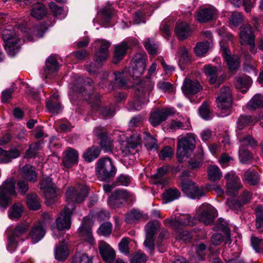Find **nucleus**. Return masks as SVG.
I'll use <instances>...</instances> for the list:
<instances>
[{"label":"nucleus","instance_id":"f257e3e1","mask_svg":"<svg viewBox=\"0 0 263 263\" xmlns=\"http://www.w3.org/2000/svg\"><path fill=\"white\" fill-rule=\"evenodd\" d=\"M92 83V81L89 78L83 81L81 78L79 77L69 91V96L73 99L77 97L80 99L88 100L92 108L99 111L104 117L112 116L114 114V108L112 105L106 107H101L100 95L97 93H87L86 92L85 90L88 87L90 88Z\"/></svg>","mask_w":263,"mask_h":263},{"label":"nucleus","instance_id":"f03ea898","mask_svg":"<svg viewBox=\"0 0 263 263\" xmlns=\"http://www.w3.org/2000/svg\"><path fill=\"white\" fill-rule=\"evenodd\" d=\"M216 215V210L212 206L208 203H203L196 211L195 216L197 217V219L195 217H192L189 214H186L177 219H166L164 220V223L175 230L183 226H193L196 224L198 220L209 225L213 223Z\"/></svg>","mask_w":263,"mask_h":263},{"label":"nucleus","instance_id":"7ed1b4c3","mask_svg":"<svg viewBox=\"0 0 263 263\" xmlns=\"http://www.w3.org/2000/svg\"><path fill=\"white\" fill-rule=\"evenodd\" d=\"M195 137L192 133L178 139L177 156L179 162H182L190 156L195 147Z\"/></svg>","mask_w":263,"mask_h":263},{"label":"nucleus","instance_id":"20e7f679","mask_svg":"<svg viewBox=\"0 0 263 263\" xmlns=\"http://www.w3.org/2000/svg\"><path fill=\"white\" fill-rule=\"evenodd\" d=\"M190 172L188 171H183L180 176L181 181L182 191L190 198L192 199L199 198L205 195V193L203 189H199L195 184L189 178Z\"/></svg>","mask_w":263,"mask_h":263},{"label":"nucleus","instance_id":"39448f33","mask_svg":"<svg viewBox=\"0 0 263 263\" xmlns=\"http://www.w3.org/2000/svg\"><path fill=\"white\" fill-rule=\"evenodd\" d=\"M96 174L100 180L106 181L114 177L117 170L113 162L109 158L100 159L97 163Z\"/></svg>","mask_w":263,"mask_h":263},{"label":"nucleus","instance_id":"423d86ee","mask_svg":"<svg viewBox=\"0 0 263 263\" xmlns=\"http://www.w3.org/2000/svg\"><path fill=\"white\" fill-rule=\"evenodd\" d=\"M97 43L99 46V50L96 53L95 60L97 65L95 63H91L86 67L88 72L91 73H95L99 66L105 62L108 57V48L110 45L109 42L99 40L97 41Z\"/></svg>","mask_w":263,"mask_h":263},{"label":"nucleus","instance_id":"0eeeda50","mask_svg":"<svg viewBox=\"0 0 263 263\" xmlns=\"http://www.w3.org/2000/svg\"><path fill=\"white\" fill-rule=\"evenodd\" d=\"M147 56L144 53H137L133 58L128 68L129 74L137 79L141 76L146 68Z\"/></svg>","mask_w":263,"mask_h":263},{"label":"nucleus","instance_id":"6e6552de","mask_svg":"<svg viewBox=\"0 0 263 263\" xmlns=\"http://www.w3.org/2000/svg\"><path fill=\"white\" fill-rule=\"evenodd\" d=\"M15 184L14 179L10 178L0 186V206L6 208L11 200V197L16 195Z\"/></svg>","mask_w":263,"mask_h":263},{"label":"nucleus","instance_id":"1a4fd4ad","mask_svg":"<svg viewBox=\"0 0 263 263\" xmlns=\"http://www.w3.org/2000/svg\"><path fill=\"white\" fill-rule=\"evenodd\" d=\"M217 107L220 110L222 116H227L230 114V108L232 103V97L229 87L221 88L220 95L216 99Z\"/></svg>","mask_w":263,"mask_h":263},{"label":"nucleus","instance_id":"9d476101","mask_svg":"<svg viewBox=\"0 0 263 263\" xmlns=\"http://www.w3.org/2000/svg\"><path fill=\"white\" fill-rule=\"evenodd\" d=\"M74 208L75 206L73 204L68 203L65 206L63 211L60 213L59 216L56 220L58 229L57 234L56 232H54L55 239L58 238V235L60 233V231L70 229L71 226L70 217Z\"/></svg>","mask_w":263,"mask_h":263},{"label":"nucleus","instance_id":"9b49d317","mask_svg":"<svg viewBox=\"0 0 263 263\" xmlns=\"http://www.w3.org/2000/svg\"><path fill=\"white\" fill-rule=\"evenodd\" d=\"M3 37L5 42V48L8 54L14 56L20 48V39L15 35L13 31L6 29L3 31Z\"/></svg>","mask_w":263,"mask_h":263},{"label":"nucleus","instance_id":"f8f14e48","mask_svg":"<svg viewBox=\"0 0 263 263\" xmlns=\"http://www.w3.org/2000/svg\"><path fill=\"white\" fill-rule=\"evenodd\" d=\"M40 189L44 193L46 204L51 205L57 196L56 189L51 179L47 177L43 178L40 183Z\"/></svg>","mask_w":263,"mask_h":263},{"label":"nucleus","instance_id":"ddd939ff","mask_svg":"<svg viewBox=\"0 0 263 263\" xmlns=\"http://www.w3.org/2000/svg\"><path fill=\"white\" fill-rule=\"evenodd\" d=\"M160 228L159 221L149 222L145 226L146 238L144 242V246L148 248L151 252L154 250L155 235Z\"/></svg>","mask_w":263,"mask_h":263},{"label":"nucleus","instance_id":"4468645a","mask_svg":"<svg viewBox=\"0 0 263 263\" xmlns=\"http://www.w3.org/2000/svg\"><path fill=\"white\" fill-rule=\"evenodd\" d=\"M88 192V189L87 186H82L77 189L72 187H69L66 192V200L69 202L80 203L84 200Z\"/></svg>","mask_w":263,"mask_h":263},{"label":"nucleus","instance_id":"2eb2a0df","mask_svg":"<svg viewBox=\"0 0 263 263\" xmlns=\"http://www.w3.org/2000/svg\"><path fill=\"white\" fill-rule=\"evenodd\" d=\"M240 43L241 45H249L250 47V51L254 52L255 50V35L252 31L251 26L247 24L241 27L239 33Z\"/></svg>","mask_w":263,"mask_h":263},{"label":"nucleus","instance_id":"dca6fc26","mask_svg":"<svg viewBox=\"0 0 263 263\" xmlns=\"http://www.w3.org/2000/svg\"><path fill=\"white\" fill-rule=\"evenodd\" d=\"M224 178L227 182L226 193L230 195L235 196L236 192L242 186L239 178L233 172L227 173Z\"/></svg>","mask_w":263,"mask_h":263},{"label":"nucleus","instance_id":"f3484780","mask_svg":"<svg viewBox=\"0 0 263 263\" xmlns=\"http://www.w3.org/2000/svg\"><path fill=\"white\" fill-rule=\"evenodd\" d=\"M217 15V10L211 6L199 10L197 13L196 19L200 23H205L215 19Z\"/></svg>","mask_w":263,"mask_h":263},{"label":"nucleus","instance_id":"a211bd4d","mask_svg":"<svg viewBox=\"0 0 263 263\" xmlns=\"http://www.w3.org/2000/svg\"><path fill=\"white\" fill-rule=\"evenodd\" d=\"M92 226V221L90 219L88 218H84L82 225L79 229L80 236L83 239L90 244H92L94 242V238L91 231Z\"/></svg>","mask_w":263,"mask_h":263},{"label":"nucleus","instance_id":"6ab92c4d","mask_svg":"<svg viewBox=\"0 0 263 263\" xmlns=\"http://www.w3.org/2000/svg\"><path fill=\"white\" fill-rule=\"evenodd\" d=\"M59 65L57 59L53 57H49L46 61L45 66L41 72L43 79L51 78L57 72Z\"/></svg>","mask_w":263,"mask_h":263},{"label":"nucleus","instance_id":"aec40b11","mask_svg":"<svg viewBox=\"0 0 263 263\" xmlns=\"http://www.w3.org/2000/svg\"><path fill=\"white\" fill-rule=\"evenodd\" d=\"M221 52L224 57L225 61L230 70H235L240 65L239 59L237 56H232L231 51L227 46L222 43H220Z\"/></svg>","mask_w":263,"mask_h":263},{"label":"nucleus","instance_id":"412c9836","mask_svg":"<svg viewBox=\"0 0 263 263\" xmlns=\"http://www.w3.org/2000/svg\"><path fill=\"white\" fill-rule=\"evenodd\" d=\"M219 71L216 67L211 65H205L203 68V72L209 78L210 83L212 84H217V87L220 85L222 81L226 78V76L224 74L217 78Z\"/></svg>","mask_w":263,"mask_h":263},{"label":"nucleus","instance_id":"4be33fe9","mask_svg":"<svg viewBox=\"0 0 263 263\" xmlns=\"http://www.w3.org/2000/svg\"><path fill=\"white\" fill-rule=\"evenodd\" d=\"M99 250L103 260L107 263H112L116 257L115 250L107 243L101 241L99 244Z\"/></svg>","mask_w":263,"mask_h":263},{"label":"nucleus","instance_id":"5701e85b","mask_svg":"<svg viewBox=\"0 0 263 263\" xmlns=\"http://www.w3.org/2000/svg\"><path fill=\"white\" fill-rule=\"evenodd\" d=\"M171 115V112L168 109L158 110L152 112L149 118V121L153 126H157L165 121Z\"/></svg>","mask_w":263,"mask_h":263},{"label":"nucleus","instance_id":"b1692460","mask_svg":"<svg viewBox=\"0 0 263 263\" xmlns=\"http://www.w3.org/2000/svg\"><path fill=\"white\" fill-rule=\"evenodd\" d=\"M141 142V137L139 134L135 133L132 135L127 141L128 146H122L121 148L123 156L126 158L131 154L130 148L134 149Z\"/></svg>","mask_w":263,"mask_h":263},{"label":"nucleus","instance_id":"393cba45","mask_svg":"<svg viewBox=\"0 0 263 263\" xmlns=\"http://www.w3.org/2000/svg\"><path fill=\"white\" fill-rule=\"evenodd\" d=\"M202 89L201 86L197 80L193 81L186 79L182 86V90L185 95H195Z\"/></svg>","mask_w":263,"mask_h":263},{"label":"nucleus","instance_id":"a878e982","mask_svg":"<svg viewBox=\"0 0 263 263\" xmlns=\"http://www.w3.org/2000/svg\"><path fill=\"white\" fill-rule=\"evenodd\" d=\"M45 233V230L43 226L39 222L34 224L31 228L28 237L31 238L33 243H35L43 238Z\"/></svg>","mask_w":263,"mask_h":263},{"label":"nucleus","instance_id":"bb28decb","mask_svg":"<svg viewBox=\"0 0 263 263\" xmlns=\"http://www.w3.org/2000/svg\"><path fill=\"white\" fill-rule=\"evenodd\" d=\"M21 176L28 181L35 182L37 179V173L35 168L30 164H26L20 171Z\"/></svg>","mask_w":263,"mask_h":263},{"label":"nucleus","instance_id":"cd10ccee","mask_svg":"<svg viewBox=\"0 0 263 263\" xmlns=\"http://www.w3.org/2000/svg\"><path fill=\"white\" fill-rule=\"evenodd\" d=\"M78 161V153L74 149L68 147L65 152L63 163L67 168H70L77 164Z\"/></svg>","mask_w":263,"mask_h":263},{"label":"nucleus","instance_id":"c85d7f7f","mask_svg":"<svg viewBox=\"0 0 263 263\" xmlns=\"http://www.w3.org/2000/svg\"><path fill=\"white\" fill-rule=\"evenodd\" d=\"M68 248L65 241H62L54 250V256L57 260L63 261L68 256Z\"/></svg>","mask_w":263,"mask_h":263},{"label":"nucleus","instance_id":"c756f323","mask_svg":"<svg viewBox=\"0 0 263 263\" xmlns=\"http://www.w3.org/2000/svg\"><path fill=\"white\" fill-rule=\"evenodd\" d=\"M128 46L127 43L122 42L115 47L112 62L115 64L118 63L126 53Z\"/></svg>","mask_w":263,"mask_h":263},{"label":"nucleus","instance_id":"7c9ffc66","mask_svg":"<svg viewBox=\"0 0 263 263\" xmlns=\"http://www.w3.org/2000/svg\"><path fill=\"white\" fill-rule=\"evenodd\" d=\"M20 154V152L16 148L7 151L3 150L0 147V162L3 163H9L12 159L18 157Z\"/></svg>","mask_w":263,"mask_h":263},{"label":"nucleus","instance_id":"2f4dec72","mask_svg":"<svg viewBox=\"0 0 263 263\" xmlns=\"http://www.w3.org/2000/svg\"><path fill=\"white\" fill-rule=\"evenodd\" d=\"M29 228V223L27 222L20 223L17 224L12 230V237L9 238V241L12 243H15L14 240L15 237H20L25 234Z\"/></svg>","mask_w":263,"mask_h":263},{"label":"nucleus","instance_id":"473e14b6","mask_svg":"<svg viewBox=\"0 0 263 263\" xmlns=\"http://www.w3.org/2000/svg\"><path fill=\"white\" fill-rule=\"evenodd\" d=\"M258 120V119L256 117L250 116H241L237 121V128L238 130H241L248 125L253 126Z\"/></svg>","mask_w":263,"mask_h":263},{"label":"nucleus","instance_id":"72a5a7b5","mask_svg":"<svg viewBox=\"0 0 263 263\" xmlns=\"http://www.w3.org/2000/svg\"><path fill=\"white\" fill-rule=\"evenodd\" d=\"M176 33L180 40L186 39L190 33L189 25L185 22H178L176 27Z\"/></svg>","mask_w":263,"mask_h":263},{"label":"nucleus","instance_id":"f704fd0d","mask_svg":"<svg viewBox=\"0 0 263 263\" xmlns=\"http://www.w3.org/2000/svg\"><path fill=\"white\" fill-rule=\"evenodd\" d=\"M237 138L240 142V147H243L246 146L254 147L258 145V142L252 135H247L242 136L237 132Z\"/></svg>","mask_w":263,"mask_h":263},{"label":"nucleus","instance_id":"c9c22d12","mask_svg":"<svg viewBox=\"0 0 263 263\" xmlns=\"http://www.w3.org/2000/svg\"><path fill=\"white\" fill-rule=\"evenodd\" d=\"M24 212V207L21 203H16L9 209L8 215L9 218L12 220L18 219Z\"/></svg>","mask_w":263,"mask_h":263},{"label":"nucleus","instance_id":"e433bc0d","mask_svg":"<svg viewBox=\"0 0 263 263\" xmlns=\"http://www.w3.org/2000/svg\"><path fill=\"white\" fill-rule=\"evenodd\" d=\"M191 127L188 119H183V121L172 120L169 123V128L173 130L179 129L189 130Z\"/></svg>","mask_w":263,"mask_h":263},{"label":"nucleus","instance_id":"4c0bfd02","mask_svg":"<svg viewBox=\"0 0 263 263\" xmlns=\"http://www.w3.org/2000/svg\"><path fill=\"white\" fill-rule=\"evenodd\" d=\"M180 193L176 189H169L163 193L164 202L168 203L178 199Z\"/></svg>","mask_w":263,"mask_h":263},{"label":"nucleus","instance_id":"58836bf2","mask_svg":"<svg viewBox=\"0 0 263 263\" xmlns=\"http://www.w3.org/2000/svg\"><path fill=\"white\" fill-rule=\"evenodd\" d=\"M99 155V148L97 146H92L84 152L83 157L86 161L91 162L98 157Z\"/></svg>","mask_w":263,"mask_h":263},{"label":"nucleus","instance_id":"ea45409f","mask_svg":"<svg viewBox=\"0 0 263 263\" xmlns=\"http://www.w3.org/2000/svg\"><path fill=\"white\" fill-rule=\"evenodd\" d=\"M207 172L208 178L212 181L218 180L222 177V172L220 171V168L216 165L209 166Z\"/></svg>","mask_w":263,"mask_h":263},{"label":"nucleus","instance_id":"a19ab883","mask_svg":"<svg viewBox=\"0 0 263 263\" xmlns=\"http://www.w3.org/2000/svg\"><path fill=\"white\" fill-rule=\"evenodd\" d=\"M252 80L250 77L243 75L235 78V85L236 88L238 89L246 88L251 85Z\"/></svg>","mask_w":263,"mask_h":263},{"label":"nucleus","instance_id":"79ce46f5","mask_svg":"<svg viewBox=\"0 0 263 263\" xmlns=\"http://www.w3.org/2000/svg\"><path fill=\"white\" fill-rule=\"evenodd\" d=\"M45 14V8L42 4L37 3L32 6L31 14L33 17L41 20Z\"/></svg>","mask_w":263,"mask_h":263},{"label":"nucleus","instance_id":"37998d69","mask_svg":"<svg viewBox=\"0 0 263 263\" xmlns=\"http://www.w3.org/2000/svg\"><path fill=\"white\" fill-rule=\"evenodd\" d=\"M211 46V42L205 41L198 43L194 48L195 53L197 56H201L208 52Z\"/></svg>","mask_w":263,"mask_h":263},{"label":"nucleus","instance_id":"c03bdc74","mask_svg":"<svg viewBox=\"0 0 263 263\" xmlns=\"http://www.w3.org/2000/svg\"><path fill=\"white\" fill-rule=\"evenodd\" d=\"M27 204L28 208L33 210H36L40 207V202L36 194H28L27 196Z\"/></svg>","mask_w":263,"mask_h":263},{"label":"nucleus","instance_id":"a18cd8bd","mask_svg":"<svg viewBox=\"0 0 263 263\" xmlns=\"http://www.w3.org/2000/svg\"><path fill=\"white\" fill-rule=\"evenodd\" d=\"M250 109H257L263 106V96L260 95H255L248 103Z\"/></svg>","mask_w":263,"mask_h":263},{"label":"nucleus","instance_id":"49530a36","mask_svg":"<svg viewBox=\"0 0 263 263\" xmlns=\"http://www.w3.org/2000/svg\"><path fill=\"white\" fill-rule=\"evenodd\" d=\"M112 14V11L110 7H105L103 8L101 11L98 13V16L100 17L102 24H107L109 23Z\"/></svg>","mask_w":263,"mask_h":263},{"label":"nucleus","instance_id":"de8ad7c7","mask_svg":"<svg viewBox=\"0 0 263 263\" xmlns=\"http://www.w3.org/2000/svg\"><path fill=\"white\" fill-rule=\"evenodd\" d=\"M128 71L124 69L121 72H115V81L117 84L120 87L124 86L127 83L126 76Z\"/></svg>","mask_w":263,"mask_h":263},{"label":"nucleus","instance_id":"09e8293b","mask_svg":"<svg viewBox=\"0 0 263 263\" xmlns=\"http://www.w3.org/2000/svg\"><path fill=\"white\" fill-rule=\"evenodd\" d=\"M49 6L54 15L59 17L61 19L65 18L66 16L67 12L65 11L62 7H59L55 3L53 2L50 3Z\"/></svg>","mask_w":263,"mask_h":263},{"label":"nucleus","instance_id":"8fccbe9b","mask_svg":"<svg viewBox=\"0 0 263 263\" xmlns=\"http://www.w3.org/2000/svg\"><path fill=\"white\" fill-rule=\"evenodd\" d=\"M147 260V256L142 252L138 251L131 256L130 263H145Z\"/></svg>","mask_w":263,"mask_h":263},{"label":"nucleus","instance_id":"3c124183","mask_svg":"<svg viewBox=\"0 0 263 263\" xmlns=\"http://www.w3.org/2000/svg\"><path fill=\"white\" fill-rule=\"evenodd\" d=\"M46 107L50 112L53 114H58L62 109L60 102L53 101V100H48L46 103Z\"/></svg>","mask_w":263,"mask_h":263},{"label":"nucleus","instance_id":"603ef678","mask_svg":"<svg viewBox=\"0 0 263 263\" xmlns=\"http://www.w3.org/2000/svg\"><path fill=\"white\" fill-rule=\"evenodd\" d=\"M246 180L251 184L255 185L257 183L259 180V176L255 171H248L245 175Z\"/></svg>","mask_w":263,"mask_h":263},{"label":"nucleus","instance_id":"864d4df0","mask_svg":"<svg viewBox=\"0 0 263 263\" xmlns=\"http://www.w3.org/2000/svg\"><path fill=\"white\" fill-rule=\"evenodd\" d=\"M135 89L136 90V94L137 96L139 102H141V98L143 96L145 95L147 92H149L151 90V88H147L144 87V85L142 83H140L135 86Z\"/></svg>","mask_w":263,"mask_h":263},{"label":"nucleus","instance_id":"5fc2aeb1","mask_svg":"<svg viewBox=\"0 0 263 263\" xmlns=\"http://www.w3.org/2000/svg\"><path fill=\"white\" fill-rule=\"evenodd\" d=\"M112 230L111 223L107 222L101 224L98 230L99 234L103 236H108L110 234Z\"/></svg>","mask_w":263,"mask_h":263},{"label":"nucleus","instance_id":"6e6d98bb","mask_svg":"<svg viewBox=\"0 0 263 263\" xmlns=\"http://www.w3.org/2000/svg\"><path fill=\"white\" fill-rule=\"evenodd\" d=\"M145 47L149 54L156 55L157 52L158 45L154 41L147 39L144 44Z\"/></svg>","mask_w":263,"mask_h":263},{"label":"nucleus","instance_id":"4d7b16f0","mask_svg":"<svg viewBox=\"0 0 263 263\" xmlns=\"http://www.w3.org/2000/svg\"><path fill=\"white\" fill-rule=\"evenodd\" d=\"M256 211V228L259 232L263 231V209L257 208Z\"/></svg>","mask_w":263,"mask_h":263},{"label":"nucleus","instance_id":"13d9d810","mask_svg":"<svg viewBox=\"0 0 263 263\" xmlns=\"http://www.w3.org/2000/svg\"><path fill=\"white\" fill-rule=\"evenodd\" d=\"M145 135L146 136V138L145 139V145L147 149L148 150H157V140L151 137V135L147 133H145Z\"/></svg>","mask_w":263,"mask_h":263},{"label":"nucleus","instance_id":"bf43d9fd","mask_svg":"<svg viewBox=\"0 0 263 263\" xmlns=\"http://www.w3.org/2000/svg\"><path fill=\"white\" fill-rule=\"evenodd\" d=\"M142 214L137 210H133L126 215L125 221L128 223H133L135 220L140 219Z\"/></svg>","mask_w":263,"mask_h":263},{"label":"nucleus","instance_id":"052dcab7","mask_svg":"<svg viewBox=\"0 0 263 263\" xmlns=\"http://www.w3.org/2000/svg\"><path fill=\"white\" fill-rule=\"evenodd\" d=\"M239 160L243 163L249 162L252 159V155L248 150L243 149V147H240L239 151Z\"/></svg>","mask_w":263,"mask_h":263},{"label":"nucleus","instance_id":"680f3d73","mask_svg":"<svg viewBox=\"0 0 263 263\" xmlns=\"http://www.w3.org/2000/svg\"><path fill=\"white\" fill-rule=\"evenodd\" d=\"M73 263H92V261L86 254L78 253L74 256Z\"/></svg>","mask_w":263,"mask_h":263},{"label":"nucleus","instance_id":"e2e57ef3","mask_svg":"<svg viewBox=\"0 0 263 263\" xmlns=\"http://www.w3.org/2000/svg\"><path fill=\"white\" fill-rule=\"evenodd\" d=\"M157 87L164 92H172L174 91L172 84L168 82L160 81L157 84Z\"/></svg>","mask_w":263,"mask_h":263},{"label":"nucleus","instance_id":"0e129e2a","mask_svg":"<svg viewBox=\"0 0 263 263\" xmlns=\"http://www.w3.org/2000/svg\"><path fill=\"white\" fill-rule=\"evenodd\" d=\"M199 112L201 117L204 120H208L211 119L210 112L206 103H203L199 108Z\"/></svg>","mask_w":263,"mask_h":263},{"label":"nucleus","instance_id":"69168bd1","mask_svg":"<svg viewBox=\"0 0 263 263\" xmlns=\"http://www.w3.org/2000/svg\"><path fill=\"white\" fill-rule=\"evenodd\" d=\"M174 154L173 149L170 146H165L161 149L160 154L159 157L162 160H165L166 158H170Z\"/></svg>","mask_w":263,"mask_h":263},{"label":"nucleus","instance_id":"338daca9","mask_svg":"<svg viewBox=\"0 0 263 263\" xmlns=\"http://www.w3.org/2000/svg\"><path fill=\"white\" fill-rule=\"evenodd\" d=\"M242 20L243 16L241 13L235 12L232 14L230 22L235 27L239 25L242 23Z\"/></svg>","mask_w":263,"mask_h":263},{"label":"nucleus","instance_id":"774afa93","mask_svg":"<svg viewBox=\"0 0 263 263\" xmlns=\"http://www.w3.org/2000/svg\"><path fill=\"white\" fill-rule=\"evenodd\" d=\"M100 145L106 152L111 151L114 148L112 142L107 136L100 141Z\"/></svg>","mask_w":263,"mask_h":263}]
</instances>
